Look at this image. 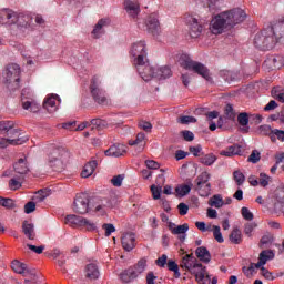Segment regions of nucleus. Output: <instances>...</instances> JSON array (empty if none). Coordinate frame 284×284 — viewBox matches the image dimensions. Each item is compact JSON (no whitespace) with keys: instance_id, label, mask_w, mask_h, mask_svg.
<instances>
[{"instance_id":"c9c22d12","label":"nucleus","mask_w":284,"mask_h":284,"mask_svg":"<svg viewBox=\"0 0 284 284\" xmlns=\"http://www.w3.org/2000/svg\"><path fill=\"white\" fill-rule=\"evenodd\" d=\"M271 97L280 101V103H284V89L283 87H274L271 90Z\"/></svg>"},{"instance_id":"5701e85b","label":"nucleus","mask_w":284,"mask_h":284,"mask_svg":"<svg viewBox=\"0 0 284 284\" xmlns=\"http://www.w3.org/2000/svg\"><path fill=\"white\" fill-rule=\"evenodd\" d=\"M124 6L128 14H130V17H132L133 19L139 16V12H141V7L139 6V2L126 0Z\"/></svg>"},{"instance_id":"6ab92c4d","label":"nucleus","mask_w":284,"mask_h":284,"mask_svg":"<svg viewBox=\"0 0 284 284\" xmlns=\"http://www.w3.org/2000/svg\"><path fill=\"white\" fill-rule=\"evenodd\" d=\"M85 278H89L90 281H97L99 276H101V273L99 272V266L94 263H90L85 266Z\"/></svg>"},{"instance_id":"0e129e2a","label":"nucleus","mask_w":284,"mask_h":284,"mask_svg":"<svg viewBox=\"0 0 284 284\" xmlns=\"http://www.w3.org/2000/svg\"><path fill=\"white\" fill-rule=\"evenodd\" d=\"M138 125L141 130H144V132H152V123L148 121H140Z\"/></svg>"},{"instance_id":"f257e3e1","label":"nucleus","mask_w":284,"mask_h":284,"mask_svg":"<svg viewBox=\"0 0 284 284\" xmlns=\"http://www.w3.org/2000/svg\"><path fill=\"white\" fill-rule=\"evenodd\" d=\"M245 17V11L239 8L221 12L211 20L210 31L212 34H223L225 30H230L231 28H234V26L243 23Z\"/></svg>"},{"instance_id":"4c0bfd02","label":"nucleus","mask_w":284,"mask_h":284,"mask_svg":"<svg viewBox=\"0 0 284 284\" xmlns=\"http://www.w3.org/2000/svg\"><path fill=\"white\" fill-rule=\"evenodd\" d=\"M273 132L274 130L268 124L260 125L257 129V134H261V136H270V139H272Z\"/></svg>"},{"instance_id":"7ed1b4c3","label":"nucleus","mask_w":284,"mask_h":284,"mask_svg":"<svg viewBox=\"0 0 284 284\" xmlns=\"http://www.w3.org/2000/svg\"><path fill=\"white\" fill-rule=\"evenodd\" d=\"M180 267L184 270V272H190L194 274L197 283L200 284H210V277L207 276V271L203 264L196 262V257L194 254H186L182 257L180 263Z\"/></svg>"},{"instance_id":"cd10ccee","label":"nucleus","mask_w":284,"mask_h":284,"mask_svg":"<svg viewBox=\"0 0 284 284\" xmlns=\"http://www.w3.org/2000/svg\"><path fill=\"white\" fill-rule=\"evenodd\" d=\"M195 254L202 263H210V261H212V254H210V251H207L205 246L197 247Z\"/></svg>"},{"instance_id":"79ce46f5","label":"nucleus","mask_w":284,"mask_h":284,"mask_svg":"<svg viewBox=\"0 0 284 284\" xmlns=\"http://www.w3.org/2000/svg\"><path fill=\"white\" fill-rule=\"evenodd\" d=\"M211 232H213V236L217 243H224L223 233H221V226L213 225Z\"/></svg>"},{"instance_id":"4468645a","label":"nucleus","mask_w":284,"mask_h":284,"mask_svg":"<svg viewBox=\"0 0 284 284\" xmlns=\"http://www.w3.org/2000/svg\"><path fill=\"white\" fill-rule=\"evenodd\" d=\"M110 26V19L103 18L98 21V23L94 26V29L92 30L93 39H101L103 34H105L104 28H108Z\"/></svg>"},{"instance_id":"bf43d9fd","label":"nucleus","mask_w":284,"mask_h":284,"mask_svg":"<svg viewBox=\"0 0 284 284\" xmlns=\"http://www.w3.org/2000/svg\"><path fill=\"white\" fill-rule=\"evenodd\" d=\"M102 230L105 231V236H110L113 232H116L114 224L105 223L102 225Z\"/></svg>"},{"instance_id":"dca6fc26","label":"nucleus","mask_w":284,"mask_h":284,"mask_svg":"<svg viewBox=\"0 0 284 284\" xmlns=\"http://www.w3.org/2000/svg\"><path fill=\"white\" fill-rule=\"evenodd\" d=\"M64 223L71 227H82L83 223H88V219L79 215H67Z\"/></svg>"},{"instance_id":"1a4fd4ad","label":"nucleus","mask_w":284,"mask_h":284,"mask_svg":"<svg viewBox=\"0 0 284 284\" xmlns=\"http://www.w3.org/2000/svg\"><path fill=\"white\" fill-rule=\"evenodd\" d=\"M141 79L143 81H151L152 79H156V68L150 65L148 60L140 62V64H134Z\"/></svg>"},{"instance_id":"f03ea898","label":"nucleus","mask_w":284,"mask_h":284,"mask_svg":"<svg viewBox=\"0 0 284 284\" xmlns=\"http://www.w3.org/2000/svg\"><path fill=\"white\" fill-rule=\"evenodd\" d=\"M284 37V19L255 34L254 45L258 50H272Z\"/></svg>"},{"instance_id":"a878e982","label":"nucleus","mask_w":284,"mask_h":284,"mask_svg":"<svg viewBox=\"0 0 284 284\" xmlns=\"http://www.w3.org/2000/svg\"><path fill=\"white\" fill-rule=\"evenodd\" d=\"M13 17H16L14 19H12V24H17L20 26L21 28H26V26H28L30 23V16L24 14V13H17L13 11Z\"/></svg>"},{"instance_id":"aec40b11","label":"nucleus","mask_w":284,"mask_h":284,"mask_svg":"<svg viewBox=\"0 0 284 284\" xmlns=\"http://www.w3.org/2000/svg\"><path fill=\"white\" fill-rule=\"evenodd\" d=\"M284 207V187L275 191V202L273 203L274 212H281Z\"/></svg>"},{"instance_id":"69168bd1","label":"nucleus","mask_w":284,"mask_h":284,"mask_svg":"<svg viewBox=\"0 0 284 284\" xmlns=\"http://www.w3.org/2000/svg\"><path fill=\"white\" fill-rule=\"evenodd\" d=\"M155 265H158V267H165V265H168V255L163 254L162 256H160L155 261Z\"/></svg>"},{"instance_id":"6e6552de","label":"nucleus","mask_w":284,"mask_h":284,"mask_svg":"<svg viewBox=\"0 0 284 284\" xmlns=\"http://www.w3.org/2000/svg\"><path fill=\"white\" fill-rule=\"evenodd\" d=\"M73 211L77 214H88L90 212V195L88 193H79L73 202Z\"/></svg>"},{"instance_id":"a211bd4d","label":"nucleus","mask_w":284,"mask_h":284,"mask_svg":"<svg viewBox=\"0 0 284 284\" xmlns=\"http://www.w3.org/2000/svg\"><path fill=\"white\" fill-rule=\"evenodd\" d=\"M14 11L10 9L0 10V24L1 26H12V19H16Z\"/></svg>"},{"instance_id":"473e14b6","label":"nucleus","mask_w":284,"mask_h":284,"mask_svg":"<svg viewBox=\"0 0 284 284\" xmlns=\"http://www.w3.org/2000/svg\"><path fill=\"white\" fill-rule=\"evenodd\" d=\"M148 267V260L145 257H142L134 266H131V270H134L135 276H140V274H143Z\"/></svg>"},{"instance_id":"423d86ee","label":"nucleus","mask_w":284,"mask_h":284,"mask_svg":"<svg viewBox=\"0 0 284 284\" xmlns=\"http://www.w3.org/2000/svg\"><path fill=\"white\" fill-rule=\"evenodd\" d=\"M90 92L95 103L99 105H110V99L105 95V90L101 89V79L97 75L91 79Z\"/></svg>"},{"instance_id":"3c124183","label":"nucleus","mask_w":284,"mask_h":284,"mask_svg":"<svg viewBox=\"0 0 284 284\" xmlns=\"http://www.w3.org/2000/svg\"><path fill=\"white\" fill-rule=\"evenodd\" d=\"M270 181H272V178H270V175H266L265 173H260L258 183L262 187H267V185H270Z\"/></svg>"},{"instance_id":"338daca9","label":"nucleus","mask_w":284,"mask_h":284,"mask_svg":"<svg viewBox=\"0 0 284 284\" xmlns=\"http://www.w3.org/2000/svg\"><path fill=\"white\" fill-rule=\"evenodd\" d=\"M34 210H37V204L34 202H28L24 205V212L26 214H32V212H34Z\"/></svg>"},{"instance_id":"13d9d810","label":"nucleus","mask_w":284,"mask_h":284,"mask_svg":"<svg viewBox=\"0 0 284 284\" xmlns=\"http://www.w3.org/2000/svg\"><path fill=\"white\" fill-rule=\"evenodd\" d=\"M7 136H9V139H21L19 138L21 136V132L13 125L11 129H9V132H7Z\"/></svg>"},{"instance_id":"052dcab7","label":"nucleus","mask_w":284,"mask_h":284,"mask_svg":"<svg viewBox=\"0 0 284 284\" xmlns=\"http://www.w3.org/2000/svg\"><path fill=\"white\" fill-rule=\"evenodd\" d=\"M199 3H202L204 8H209L210 11L214 10V6H216V0H197Z\"/></svg>"},{"instance_id":"37998d69","label":"nucleus","mask_w":284,"mask_h":284,"mask_svg":"<svg viewBox=\"0 0 284 284\" xmlns=\"http://www.w3.org/2000/svg\"><path fill=\"white\" fill-rule=\"evenodd\" d=\"M233 179L236 183V185L241 186L243 183H245V174L241 172L240 170H236L233 172Z\"/></svg>"},{"instance_id":"4be33fe9","label":"nucleus","mask_w":284,"mask_h":284,"mask_svg":"<svg viewBox=\"0 0 284 284\" xmlns=\"http://www.w3.org/2000/svg\"><path fill=\"white\" fill-rule=\"evenodd\" d=\"M242 151H241V145L239 144H233L231 146H227L225 150L220 151V156H241Z\"/></svg>"},{"instance_id":"4d7b16f0","label":"nucleus","mask_w":284,"mask_h":284,"mask_svg":"<svg viewBox=\"0 0 284 284\" xmlns=\"http://www.w3.org/2000/svg\"><path fill=\"white\" fill-rule=\"evenodd\" d=\"M90 125H92V130H101V128H103L105 125V121L101 120V119H93L91 120V122H89Z\"/></svg>"},{"instance_id":"49530a36","label":"nucleus","mask_w":284,"mask_h":284,"mask_svg":"<svg viewBox=\"0 0 284 284\" xmlns=\"http://www.w3.org/2000/svg\"><path fill=\"white\" fill-rule=\"evenodd\" d=\"M276 139H278V141H284V131L283 130H278V129H273V133L271 135V141L272 143H276Z\"/></svg>"},{"instance_id":"7c9ffc66","label":"nucleus","mask_w":284,"mask_h":284,"mask_svg":"<svg viewBox=\"0 0 284 284\" xmlns=\"http://www.w3.org/2000/svg\"><path fill=\"white\" fill-rule=\"evenodd\" d=\"M229 239L234 245H241V243H243V233L239 227H234L229 235Z\"/></svg>"},{"instance_id":"58836bf2","label":"nucleus","mask_w":284,"mask_h":284,"mask_svg":"<svg viewBox=\"0 0 284 284\" xmlns=\"http://www.w3.org/2000/svg\"><path fill=\"white\" fill-rule=\"evenodd\" d=\"M195 191L199 192L200 196H210V192H212V184H202L195 186Z\"/></svg>"},{"instance_id":"2f4dec72","label":"nucleus","mask_w":284,"mask_h":284,"mask_svg":"<svg viewBox=\"0 0 284 284\" xmlns=\"http://www.w3.org/2000/svg\"><path fill=\"white\" fill-rule=\"evenodd\" d=\"M172 77V69L170 67L155 68V79H170Z\"/></svg>"},{"instance_id":"8fccbe9b","label":"nucleus","mask_w":284,"mask_h":284,"mask_svg":"<svg viewBox=\"0 0 284 284\" xmlns=\"http://www.w3.org/2000/svg\"><path fill=\"white\" fill-rule=\"evenodd\" d=\"M210 205L212 207H223V197H221V195H214L212 199H211V203Z\"/></svg>"},{"instance_id":"e433bc0d","label":"nucleus","mask_w":284,"mask_h":284,"mask_svg":"<svg viewBox=\"0 0 284 284\" xmlns=\"http://www.w3.org/2000/svg\"><path fill=\"white\" fill-rule=\"evenodd\" d=\"M216 155L214 153L204 154L200 158V163L203 165H214L216 163Z\"/></svg>"},{"instance_id":"5fc2aeb1","label":"nucleus","mask_w":284,"mask_h":284,"mask_svg":"<svg viewBox=\"0 0 284 284\" xmlns=\"http://www.w3.org/2000/svg\"><path fill=\"white\" fill-rule=\"evenodd\" d=\"M178 122H180L182 125H187V123H196V118L190 116V115H183L179 118Z\"/></svg>"},{"instance_id":"de8ad7c7","label":"nucleus","mask_w":284,"mask_h":284,"mask_svg":"<svg viewBox=\"0 0 284 284\" xmlns=\"http://www.w3.org/2000/svg\"><path fill=\"white\" fill-rule=\"evenodd\" d=\"M0 205L7 210H12L14 207V200L0 196Z\"/></svg>"},{"instance_id":"f8f14e48","label":"nucleus","mask_w":284,"mask_h":284,"mask_svg":"<svg viewBox=\"0 0 284 284\" xmlns=\"http://www.w3.org/2000/svg\"><path fill=\"white\" fill-rule=\"evenodd\" d=\"M186 23L189 26L190 36L193 39L201 37V32H203V22H199V19L194 17H189Z\"/></svg>"},{"instance_id":"9b49d317","label":"nucleus","mask_w":284,"mask_h":284,"mask_svg":"<svg viewBox=\"0 0 284 284\" xmlns=\"http://www.w3.org/2000/svg\"><path fill=\"white\" fill-rule=\"evenodd\" d=\"M145 30L153 37H156L161 32V23H159V16L151 13L145 20Z\"/></svg>"},{"instance_id":"393cba45","label":"nucleus","mask_w":284,"mask_h":284,"mask_svg":"<svg viewBox=\"0 0 284 284\" xmlns=\"http://www.w3.org/2000/svg\"><path fill=\"white\" fill-rule=\"evenodd\" d=\"M136 278L139 277L136 276V273H134V268L129 267L120 273V281H122L124 284L132 283Z\"/></svg>"},{"instance_id":"b1692460","label":"nucleus","mask_w":284,"mask_h":284,"mask_svg":"<svg viewBox=\"0 0 284 284\" xmlns=\"http://www.w3.org/2000/svg\"><path fill=\"white\" fill-rule=\"evenodd\" d=\"M22 232L24 236L29 239V241H34V239H37V233L34 232V224L28 221L22 222Z\"/></svg>"},{"instance_id":"412c9836","label":"nucleus","mask_w":284,"mask_h":284,"mask_svg":"<svg viewBox=\"0 0 284 284\" xmlns=\"http://www.w3.org/2000/svg\"><path fill=\"white\" fill-rule=\"evenodd\" d=\"M13 170L17 174H20L19 179L30 172V168H28V163L23 158L19 159L18 162L14 163Z\"/></svg>"},{"instance_id":"09e8293b","label":"nucleus","mask_w":284,"mask_h":284,"mask_svg":"<svg viewBox=\"0 0 284 284\" xmlns=\"http://www.w3.org/2000/svg\"><path fill=\"white\" fill-rule=\"evenodd\" d=\"M237 123L245 128V125H248L250 123V115H247V113L245 112L240 113L237 115Z\"/></svg>"},{"instance_id":"a18cd8bd","label":"nucleus","mask_w":284,"mask_h":284,"mask_svg":"<svg viewBox=\"0 0 284 284\" xmlns=\"http://www.w3.org/2000/svg\"><path fill=\"white\" fill-rule=\"evenodd\" d=\"M274 251L272 250H264L260 253L258 258L265 261V264L267 261H272L274 258Z\"/></svg>"},{"instance_id":"bb28decb","label":"nucleus","mask_w":284,"mask_h":284,"mask_svg":"<svg viewBox=\"0 0 284 284\" xmlns=\"http://www.w3.org/2000/svg\"><path fill=\"white\" fill-rule=\"evenodd\" d=\"M22 108L23 110H29V112L33 113L39 112V110H41V105L32 98L28 100L22 99Z\"/></svg>"},{"instance_id":"9d476101","label":"nucleus","mask_w":284,"mask_h":284,"mask_svg":"<svg viewBox=\"0 0 284 284\" xmlns=\"http://www.w3.org/2000/svg\"><path fill=\"white\" fill-rule=\"evenodd\" d=\"M11 268L16 274H22V276H28L31 281H34L37 277V270L28 267V264L20 262L19 260H14L11 263Z\"/></svg>"},{"instance_id":"ddd939ff","label":"nucleus","mask_w":284,"mask_h":284,"mask_svg":"<svg viewBox=\"0 0 284 284\" xmlns=\"http://www.w3.org/2000/svg\"><path fill=\"white\" fill-rule=\"evenodd\" d=\"M122 247L125 252H132L136 247V235L132 232L124 233L121 239Z\"/></svg>"},{"instance_id":"ea45409f","label":"nucleus","mask_w":284,"mask_h":284,"mask_svg":"<svg viewBox=\"0 0 284 284\" xmlns=\"http://www.w3.org/2000/svg\"><path fill=\"white\" fill-rule=\"evenodd\" d=\"M210 174L207 172H202L196 179H195V186L201 185H210Z\"/></svg>"},{"instance_id":"e2e57ef3","label":"nucleus","mask_w":284,"mask_h":284,"mask_svg":"<svg viewBox=\"0 0 284 284\" xmlns=\"http://www.w3.org/2000/svg\"><path fill=\"white\" fill-rule=\"evenodd\" d=\"M151 192L154 201H159V199H161V186L159 187L154 184L151 185Z\"/></svg>"},{"instance_id":"774afa93","label":"nucleus","mask_w":284,"mask_h":284,"mask_svg":"<svg viewBox=\"0 0 284 284\" xmlns=\"http://www.w3.org/2000/svg\"><path fill=\"white\" fill-rule=\"evenodd\" d=\"M184 141H194V133L192 131L184 130L181 132Z\"/></svg>"},{"instance_id":"c85d7f7f","label":"nucleus","mask_w":284,"mask_h":284,"mask_svg":"<svg viewBox=\"0 0 284 284\" xmlns=\"http://www.w3.org/2000/svg\"><path fill=\"white\" fill-rule=\"evenodd\" d=\"M97 160L90 161L87 163L82 170L81 176L82 179H88L94 174V171L97 170Z\"/></svg>"},{"instance_id":"680f3d73","label":"nucleus","mask_w":284,"mask_h":284,"mask_svg":"<svg viewBox=\"0 0 284 284\" xmlns=\"http://www.w3.org/2000/svg\"><path fill=\"white\" fill-rule=\"evenodd\" d=\"M123 179L124 176L122 174L115 175L113 179H111V183L114 185V187H121V185H123Z\"/></svg>"},{"instance_id":"72a5a7b5","label":"nucleus","mask_w":284,"mask_h":284,"mask_svg":"<svg viewBox=\"0 0 284 284\" xmlns=\"http://www.w3.org/2000/svg\"><path fill=\"white\" fill-rule=\"evenodd\" d=\"M192 187H194V184H192V182H189L187 184L176 186L175 192L179 196H187V194L192 192Z\"/></svg>"},{"instance_id":"39448f33","label":"nucleus","mask_w":284,"mask_h":284,"mask_svg":"<svg viewBox=\"0 0 284 284\" xmlns=\"http://www.w3.org/2000/svg\"><path fill=\"white\" fill-rule=\"evenodd\" d=\"M3 77L10 90H19L21 83V67L19 64H9L3 71Z\"/></svg>"},{"instance_id":"2eb2a0df","label":"nucleus","mask_w":284,"mask_h":284,"mask_svg":"<svg viewBox=\"0 0 284 284\" xmlns=\"http://www.w3.org/2000/svg\"><path fill=\"white\" fill-rule=\"evenodd\" d=\"M128 152V146L124 144H113L105 152V156H123Z\"/></svg>"},{"instance_id":"f704fd0d","label":"nucleus","mask_w":284,"mask_h":284,"mask_svg":"<svg viewBox=\"0 0 284 284\" xmlns=\"http://www.w3.org/2000/svg\"><path fill=\"white\" fill-rule=\"evenodd\" d=\"M26 140L21 139H0V148L6 149L8 145H22Z\"/></svg>"},{"instance_id":"603ef678","label":"nucleus","mask_w":284,"mask_h":284,"mask_svg":"<svg viewBox=\"0 0 284 284\" xmlns=\"http://www.w3.org/2000/svg\"><path fill=\"white\" fill-rule=\"evenodd\" d=\"M241 214L245 221H253L254 220V213L250 211L246 206L241 209Z\"/></svg>"},{"instance_id":"0eeeda50","label":"nucleus","mask_w":284,"mask_h":284,"mask_svg":"<svg viewBox=\"0 0 284 284\" xmlns=\"http://www.w3.org/2000/svg\"><path fill=\"white\" fill-rule=\"evenodd\" d=\"M131 57L133 58L134 65L148 61V47H145V41H139L132 44Z\"/></svg>"},{"instance_id":"20e7f679","label":"nucleus","mask_w":284,"mask_h":284,"mask_svg":"<svg viewBox=\"0 0 284 284\" xmlns=\"http://www.w3.org/2000/svg\"><path fill=\"white\" fill-rule=\"evenodd\" d=\"M179 63L181 68H184V70H192L196 74H200V77H203L206 81H210L212 79L210 77V70L206 65H204L201 62L193 61L192 58L187 53H182L179 58Z\"/></svg>"},{"instance_id":"c756f323","label":"nucleus","mask_w":284,"mask_h":284,"mask_svg":"<svg viewBox=\"0 0 284 284\" xmlns=\"http://www.w3.org/2000/svg\"><path fill=\"white\" fill-rule=\"evenodd\" d=\"M264 65H270L271 70H278L283 67V58L281 57H271L265 60Z\"/></svg>"},{"instance_id":"864d4df0","label":"nucleus","mask_w":284,"mask_h":284,"mask_svg":"<svg viewBox=\"0 0 284 284\" xmlns=\"http://www.w3.org/2000/svg\"><path fill=\"white\" fill-rule=\"evenodd\" d=\"M247 161L248 163H258L261 161V152L253 150Z\"/></svg>"},{"instance_id":"c03bdc74","label":"nucleus","mask_w":284,"mask_h":284,"mask_svg":"<svg viewBox=\"0 0 284 284\" xmlns=\"http://www.w3.org/2000/svg\"><path fill=\"white\" fill-rule=\"evenodd\" d=\"M11 128H14V123L12 121H0V132L2 134H8Z\"/></svg>"},{"instance_id":"6e6d98bb","label":"nucleus","mask_w":284,"mask_h":284,"mask_svg":"<svg viewBox=\"0 0 284 284\" xmlns=\"http://www.w3.org/2000/svg\"><path fill=\"white\" fill-rule=\"evenodd\" d=\"M190 230V225L187 223H184L182 225H178L175 230H173V234H185Z\"/></svg>"},{"instance_id":"f3484780","label":"nucleus","mask_w":284,"mask_h":284,"mask_svg":"<svg viewBox=\"0 0 284 284\" xmlns=\"http://www.w3.org/2000/svg\"><path fill=\"white\" fill-rule=\"evenodd\" d=\"M57 99L59 101V95L52 94L48 95L43 102L44 110L48 111L50 114H52V112H57Z\"/></svg>"},{"instance_id":"a19ab883","label":"nucleus","mask_w":284,"mask_h":284,"mask_svg":"<svg viewBox=\"0 0 284 284\" xmlns=\"http://www.w3.org/2000/svg\"><path fill=\"white\" fill-rule=\"evenodd\" d=\"M224 114L230 121H234V119H236V111H234V106L231 103L225 105Z\"/></svg>"}]
</instances>
